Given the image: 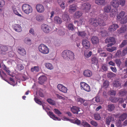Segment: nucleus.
<instances>
[{"label":"nucleus","instance_id":"f257e3e1","mask_svg":"<svg viewBox=\"0 0 127 127\" xmlns=\"http://www.w3.org/2000/svg\"><path fill=\"white\" fill-rule=\"evenodd\" d=\"M107 15L104 13L103 15H100L99 18H91L89 20V22L91 25L95 27H97L98 25H99L100 26H104L105 25V24L103 20H106L107 18Z\"/></svg>","mask_w":127,"mask_h":127},{"label":"nucleus","instance_id":"f03ea898","mask_svg":"<svg viewBox=\"0 0 127 127\" xmlns=\"http://www.w3.org/2000/svg\"><path fill=\"white\" fill-rule=\"evenodd\" d=\"M104 11L106 13L110 12V16L112 17L114 16L116 13L114 9H112L111 6L110 5H107L105 7Z\"/></svg>","mask_w":127,"mask_h":127},{"label":"nucleus","instance_id":"7ed1b4c3","mask_svg":"<svg viewBox=\"0 0 127 127\" xmlns=\"http://www.w3.org/2000/svg\"><path fill=\"white\" fill-rule=\"evenodd\" d=\"M22 9L24 12L27 14H29L32 12V11L31 6L26 3H25L23 5Z\"/></svg>","mask_w":127,"mask_h":127},{"label":"nucleus","instance_id":"20e7f679","mask_svg":"<svg viewBox=\"0 0 127 127\" xmlns=\"http://www.w3.org/2000/svg\"><path fill=\"white\" fill-rule=\"evenodd\" d=\"M39 50L41 53L45 54H47L49 52V50L48 47L46 45L41 44L38 47Z\"/></svg>","mask_w":127,"mask_h":127},{"label":"nucleus","instance_id":"39448f33","mask_svg":"<svg viewBox=\"0 0 127 127\" xmlns=\"http://www.w3.org/2000/svg\"><path fill=\"white\" fill-rule=\"evenodd\" d=\"M105 42L107 43H108L107 45L108 47L111 46L115 44V39L113 37L107 38L106 39Z\"/></svg>","mask_w":127,"mask_h":127},{"label":"nucleus","instance_id":"423d86ee","mask_svg":"<svg viewBox=\"0 0 127 127\" xmlns=\"http://www.w3.org/2000/svg\"><path fill=\"white\" fill-rule=\"evenodd\" d=\"M41 28L42 30L45 33H48L50 31V28L48 25L45 24L42 25Z\"/></svg>","mask_w":127,"mask_h":127},{"label":"nucleus","instance_id":"0eeeda50","mask_svg":"<svg viewBox=\"0 0 127 127\" xmlns=\"http://www.w3.org/2000/svg\"><path fill=\"white\" fill-rule=\"evenodd\" d=\"M81 89L89 92L90 91V86L84 82H81L80 83Z\"/></svg>","mask_w":127,"mask_h":127},{"label":"nucleus","instance_id":"6e6552de","mask_svg":"<svg viewBox=\"0 0 127 127\" xmlns=\"http://www.w3.org/2000/svg\"><path fill=\"white\" fill-rule=\"evenodd\" d=\"M91 5L88 3H83L82 5L81 8L86 12H88L90 9Z\"/></svg>","mask_w":127,"mask_h":127},{"label":"nucleus","instance_id":"1a4fd4ad","mask_svg":"<svg viewBox=\"0 0 127 127\" xmlns=\"http://www.w3.org/2000/svg\"><path fill=\"white\" fill-rule=\"evenodd\" d=\"M82 44L83 47L86 49H89L90 47V43L89 41L86 39H83Z\"/></svg>","mask_w":127,"mask_h":127},{"label":"nucleus","instance_id":"9d476101","mask_svg":"<svg viewBox=\"0 0 127 127\" xmlns=\"http://www.w3.org/2000/svg\"><path fill=\"white\" fill-rule=\"evenodd\" d=\"M36 8L37 11L40 13L43 12L45 10L44 7L42 5L40 4H37L36 6Z\"/></svg>","mask_w":127,"mask_h":127},{"label":"nucleus","instance_id":"9b49d317","mask_svg":"<svg viewBox=\"0 0 127 127\" xmlns=\"http://www.w3.org/2000/svg\"><path fill=\"white\" fill-rule=\"evenodd\" d=\"M57 88L60 91L64 93H65L67 92V88L61 84H59L58 85Z\"/></svg>","mask_w":127,"mask_h":127},{"label":"nucleus","instance_id":"f8f14e48","mask_svg":"<svg viewBox=\"0 0 127 127\" xmlns=\"http://www.w3.org/2000/svg\"><path fill=\"white\" fill-rule=\"evenodd\" d=\"M83 74L85 77H89L92 76V73L90 70L87 69L83 71Z\"/></svg>","mask_w":127,"mask_h":127},{"label":"nucleus","instance_id":"ddd939ff","mask_svg":"<svg viewBox=\"0 0 127 127\" xmlns=\"http://www.w3.org/2000/svg\"><path fill=\"white\" fill-rule=\"evenodd\" d=\"M111 4L114 7L117 8L119 5V2L118 0H113L111 2Z\"/></svg>","mask_w":127,"mask_h":127},{"label":"nucleus","instance_id":"4468645a","mask_svg":"<svg viewBox=\"0 0 127 127\" xmlns=\"http://www.w3.org/2000/svg\"><path fill=\"white\" fill-rule=\"evenodd\" d=\"M118 26L116 24H113L111 25L108 28V30L110 32L114 31L118 28Z\"/></svg>","mask_w":127,"mask_h":127},{"label":"nucleus","instance_id":"2eb2a0df","mask_svg":"<svg viewBox=\"0 0 127 127\" xmlns=\"http://www.w3.org/2000/svg\"><path fill=\"white\" fill-rule=\"evenodd\" d=\"M62 19L66 22H69L70 21V18L67 13L64 12L63 14L62 17Z\"/></svg>","mask_w":127,"mask_h":127},{"label":"nucleus","instance_id":"dca6fc26","mask_svg":"<svg viewBox=\"0 0 127 127\" xmlns=\"http://www.w3.org/2000/svg\"><path fill=\"white\" fill-rule=\"evenodd\" d=\"M80 108L76 106H73L71 108V110L74 114H78V112L80 111Z\"/></svg>","mask_w":127,"mask_h":127},{"label":"nucleus","instance_id":"f3484780","mask_svg":"<svg viewBox=\"0 0 127 127\" xmlns=\"http://www.w3.org/2000/svg\"><path fill=\"white\" fill-rule=\"evenodd\" d=\"M48 114L50 117L54 120L61 121V120L60 118L56 117L53 112L49 111Z\"/></svg>","mask_w":127,"mask_h":127},{"label":"nucleus","instance_id":"a211bd4d","mask_svg":"<svg viewBox=\"0 0 127 127\" xmlns=\"http://www.w3.org/2000/svg\"><path fill=\"white\" fill-rule=\"evenodd\" d=\"M13 28L16 32H20L22 31V28L21 26L18 24H15L13 26Z\"/></svg>","mask_w":127,"mask_h":127},{"label":"nucleus","instance_id":"6ab92c4d","mask_svg":"<svg viewBox=\"0 0 127 127\" xmlns=\"http://www.w3.org/2000/svg\"><path fill=\"white\" fill-rule=\"evenodd\" d=\"M77 7L74 4L70 5L69 6V12L70 13L74 12L76 10Z\"/></svg>","mask_w":127,"mask_h":127},{"label":"nucleus","instance_id":"aec40b11","mask_svg":"<svg viewBox=\"0 0 127 127\" xmlns=\"http://www.w3.org/2000/svg\"><path fill=\"white\" fill-rule=\"evenodd\" d=\"M74 58V53L71 51L69 50L67 60H73Z\"/></svg>","mask_w":127,"mask_h":127},{"label":"nucleus","instance_id":"412c9836","mask_svg":"<svg viewBox=\"0 0 127 127\" xmlns=\"http://www.w3.org/2000/svg\"><path fill=\"white\" fill-rule=\"evenodd\" d=\"M62 20L58 16L55 17L54 19V22L57 24H60L62 22Z\"/></svg>","mask_w":127,"mask_h":127},{"label":"nucleus","instance_id":"4be33fe9","mask_svg":"<svg viewBox=\"0 0 127 127\" xmlns=\"http://www.w3.org/2000/svg\"><path fill=\"white\" fill-rule=\"evenodd\" d=\"M17 51L19 54L22 56L25 55L26 53L25 49L23 48H19Z\"/></svg>","mask_w":127,"mask_h":127},{"label":"nucleus","instance_id":"5701e85b","mask_svg":"<svg viewBox=\"0 0 127 127\" xmlns=\"http://www.w3.org/2000/svg\"><path fill=\"white\" fill-rule=\"evenodd\" d=\"M38 80L39 83L42 84L46 80L47 78L44 76H41L39 77Z\"/></svg>","mask_w":127,"mask_h":127},{"label":"nucleus","instance_id":"b1692460","mask_svg":"<svg viewBox=\"0 0 127 127\" xmlns=\"http://www.w3.org/2000/svg\"><path fill=\"white\" fill-rule=\"evenodd\" d=\"M69 50H67L64 51L62 53V56L63 58L67 60Z\"/></svg>","mask_w":127,"mask_h":127},{"label":"nucleus","instance_id":"393cba45","mask_svg":"<svg viewBox=\"0 0 127 127\" xmlns=\"http://www.w3.org/2000/svg\"><path fill=\"white\" fill-rule=\"evenodd\" d=\"M91 41L93 44H96L98 42L99 39L97 37L93 36L91 38Z\"/></svg>","mask_w":127,"mask_h":127},{"label":"nucleus","instance_id":"a878e982","mask_svg":"<svg viewBox=\"0 0 127 127\" xmlns=\"http://www.w3.org/2000/svg\"><path fill=\"white\" fill-rule=\"evenodd\" d=\"M45 67L48 69L49 70H52L53 68V66L50 63H45Z\"/></svg>","mask_w":127,"mask_h":127},{"label":"nucleus","instance_id":"bb28decb","mask_svg":"<svg viewBox=\"0 0 127 127\" xmlns=\"http://www.w3.org/2000/svg\"><path fill=\"white\" fill-rule=\"evenodd\" d=\"M106 0H95V3L98 5H101L104 4Z\"/></svg>","mask_w":127,"mask_h":127},{"label":"nucleus","instance_id":"cd10ccee","mask_svg":"<svg viewBox=\"0 0 127 127\" xmlns=\"http://www.w3.org/2000/svg\"><path fill=\"white\" fill-rule=\"evenodd\" d=\"M127 115L126 113H124L121 114L119 117V120L120 121H123L126 118Z\"/></svg>","mask_w":127,"mask_h":127},{"label":"nucleus","instance_id":"c85d7f7f","mask_svg":"<svg viewBox=\"0 0 127 127\" xmlns=\"http://www.w3.org/2000/svg\"><path fill=\"white\" fill-rule=\"evenodd\" d=\"M36 19L38 21L41 22L44 20V17L43 15H39L36 16Z\"/></svg>","mask_w":127,"mask_h":127},{"label":"nucleus","instance_id":"c756f323","mask_svg":"<svg viewBox=\"0 0 127 127\" xmlns=\"http://www.w3.org/2000/svg\"><path fill=\"white\" fill-rule=\"evenodd\" d=\"M58 2L61 8L63 9H64L65 7V2L63 1L58 0Z\"/></svg>","mask_w":127,"mask_h":127},{"label":"nucleus","instance_id":"7c9ffc66","mask_svg":"<svg viewBox=\"0 0 127 127\" xmlns=\"http://www.w3.org/2000/svg\"><path fill=\"white\" fill-rule=\"evenodd\" d=\"M82 14V13L81 11H77L74 14V17L76 18H79L81 16Z\"/></svg>","mask_w":127,"mask_h":127},{"label":"nucleus","instance_id":"2f4dec72","mask_svg":"<svg viewBox=\"0 0 127 127\" xmlns=\"http://www.w3.org/2000/svg\"><path fill=\"white\" fill-rule=\"evenodd\" d=\"M66 26L69 30L72 31L74 30L73 25L71 23L66 24Z\"/></svg>","mask_w":127,"mask_h":127},{"label":"nucleus","instance_id":"473e14b6","mask_svg":"<svg viewBox=\"0 0 127 127\" xmlns=\"http://www.w3.org/2000/svg\"><path fill=\"white\" fill-rule=\"evenodd\" d=\"M114 108L115 106L113 104H109L108 105L107 110L111 112L114 110Z\"/></svg>","mask_w":127,"mask_h":127},{"label":"nucleus","instance_id":"72a5a7b5","mask_svg":"<svg viewBox=\"0 0 127 127\" xmlns=\"http://www.w3.org/2000/svg\"><path fill=\"white\" fill-rule=\"evenodd\" d=\"M113 119L112 116L108 117L106 119V124L108 125H110V122L113 120Z\"/></svg>","mask_w":127,"mask_h":127},{"label":"nucleus","instance_id":"f704fd0d","mask_svg":"<svg viewBox=\"0 0 127 127\" xmlns=\"http://www.w3.org/2000/svg\"><path fill=\"white\" fill-rule=\"evenodd\" d=\"M39 67L38 66H34L32 67L31 69V71L32 72H38L39 71Z\"/></svg>","mask_w":127,"mask_h":127},{"label":"nucleus","instance_id":"c9c22d12","mask_svg":"<svg viewBox=\"0 0 127 127\" xmlns=\"http://www.w3.org/2000/svg\"><path fill=\"white\" fill-rule=\"evenodd\" d=\"M126 30V28L125 26L121 27L120 29L118 30V32L119 33L125 32Z\"/></svg>","mask_w":127,"mask_h":127},{"label":"nucleus","instance_id":"e433bc0d","mask_svg":"<svg viewBox=\"0 0 127 127\" xmlns=\"http://www.w3.org/2000/svg\"><path fill=\"white\" fill-rule=\"evenodd\" d=\"M78 34L79 36H80L83 38L86 37L87 35L84 32H79Z\"/></svg>","mask_w":127,"mask_h":127},{"label":"nucleus","instance_id":"4c0bfd02","mask_svg":"<svg viewBox=\"0 0 127 127\" xmlns=\"http://www.w3.org/2000/svg\"><path fill=\"white\" fill-rule=\"evenodd\" d=\"M34 100L35 102L36 103L39 104L40 105H42L43 109L45 110V109L44 107V105H43L42 104V102L39 100L38 98H37L35 97L34 98Z\"/></svg>","mask_w":127,"mask_h":127},{"label":"nucleus","instance_id":"58836bf2","mask_svg":"<svg viewBox=\"0 0 127 127\" xmlns=\"http://www.w3.org/2000/svg\"><path fill=\"white\" fill-rule=\"evenodd\" d=\"M5 4V2L3 0H0V12L2 10V7Z\"/></svg>","mask_w":127,"mask_h":127},{"label":"nucleus","instance_id":"ea45409f","mask_svg":"<svg viewBox=\"0 0 127 127\" xmlns=\"http://www.w3.org/2000/svg\"><path fill=\"white\" fill-rule=\"evenodd\" d=\"M24 42L26 44L28 45H30L31 44V40L28 38H25L24 40Z\"/></svg>","mask_w":127,"mask_h":127},{"label":"nucleus","instance_id":"a19ab883","mask_svg":"<svg viewBox=\"0 0 127 127\" xmlns=\"http://www.w3.org/2000/svg\"><path fill=\"white\" fill-rule=\"evenodd\" d=\"M113 86L114 87H118L120 86V82L117 81H115L113 83Z\"/></svg>","mask_w":127,"mask_h":127},{"label":"nucleus","instance_id":"79ce46f5","mask_svg":"<svg viewBox=\"0 0 127 127\" xmlns=\"http://www.w3.org/2000/svg\"><path fill=\"white\" fill-rule=\"evenodd\" d=\"M97 62V60L95 57H93L91 59V63L92 64H95Z\"/></svg>","mask_w":127,"mask_h":127},{"label":"nucleus","instance_id":"37998d69","mask_svg":"<svg viewBox=\"0 0 127 127\" xmlns=\"http://www.w3.org/2000/svg\"><path fill=\"white\" fill-rule=\"evenodd\" d=\"M122 56H123L122 53L120 50H118L115 54V57H119Z\"/></svg>","mask_w":127,"mask_h":127},{"label":"nucleus","instance_id":"c03bdc74","mask_svg":"<svg viewBox=\"0 0 127 127\" xmlns=\"http://www.w3.org/2000/svg\"><path fill=\"white\" fill-rule=\"evenodd\" d=\"M116 76V75L112 72H110L108 73L107 76L108 78H111Z\"/></svg>","mask_w":127,"mask_h":127},{"label":"nucleus","instance_id":"a18cd8bd","mask_svg":"<svg viewBox=\"0 0 127 127\" xmlns=\"http://www.w3.org/2000/svg\"><path fill=\"white\" fill-rule=\"evenodd\" d=\"M119 98L116 97H112L110 98V100L112 102H117L118 101Z\"/></svg>","mask_w":127,"mask_h":127},{"label":"nucleus","instance_id":"49530a36","mask_svg":"<svg viewBox=\"0 0 127 127\" xmlns=\"http://www.w3.org/2000/svg\"><path fill=\"white\" fill-rule=\"evenodd\" d=\"M116 47H111L107 48H106V49L108 51L112 52L113 51L116 50Z\"/></svg>","mask_w":127,"mask_h":127},{"label":"nucleus","instance_id":"de8ad7c7","mask_svg":"<svg viewBox=\"0 0 127 127\" xmlns=\"http://www.w3.org/2000/svg\"><path fill=\"white\" fill-rule=\"evenodd\" d=\"M127 22V15L125 16L120 21L122 24H125Z\"/></svg>","mask_w":127,"mask_h":127},{"label":"nucleus","instance_id":"09e8293b","mask_svg":"<svg viewBox=\"0 0 127 127\" xmlns=\"http://www.w3.org/2000/svg\"><path fill=\"white\" fill-rule=\"evenodd\" d=\"M127 92L126 91L121 90L119 93V95L120 96H122L125 95Z\"/></svg>","mask_w":127,"mask_h":127},{"label":"nucleus","instance_id":"8fccbe9b","mask_svg":"<svg viewBox=\"0 0 127 127\" xmlns=\"http://www.w3.org/2000/svg\"><path fill=\"white\" fill-rule=\"evenodd\" d=\"M92 52L91 51H89L88 52L85 53L84 56L85 57L87 58H89L92 55Z\"/></svg>","mask_w":127,"mask_h":127},{"label":"nucleus","instance_id":"3c124183","mask_svg":"<svg viewBox=\"0 0 127 127\" xmlns=\"http://www.w3.org/2000/svg\"><path fill=\"white\" fill-rule=\"evenodd\" d=\"M83 19L81 18L80 19V20L78 22L77 21H75L74 22V23L75 24L76 23L77 25L78 26H80V25H81L82 24H83Z\"/></svg>","mask_w":127,"mask_h":127},{"label":"nucleus","instance_id":"603ef678","mask_svg":"<svg viewBox=\"0 0 127 127\" xmlns=\"http://www.w3.org/2000/svg\"><path fill=\"white\" fill-rule=\"evenodd\" d=\"M12 10L14 13L15 14L19 16L20 17L21 16V15L19 13L15 7H12Z\"/></svg>","mask_w":127,"mask_h":127},{"label":"nucleus","instance_id":"864d4df0","mask_svg":"<svg viewBox=\"0 0 127 127\" xmlns=\"http://www.w3.org/2000/svg\"><path fill=\"white\" fill-rule=\"evenodd\" d=\"M95 119L96 120H99L100 119L101 117L99 115L98 113H96L94 114Z\"/></svg>","mask_w":127,"mask_h":127},{"label":"nucleus","instance_id":"5fc2aeb1","mask_svg":"<svg viewBox=\"0 0 127 127\" xmlns=\"http://www.w3.org/2000/svg\"><path fill=\"white\" fill-rule=\"evenodd\" d=\"M85 99L83 98H80V97H79L77 99V101L78 102H79L81 103H83L84 102Z\"/></svg>","mask_w":127,"mask_h":127},{"label":"nucleus","instance_id":"6e6d98bb","mask_svg":"<svg viewBox=\"0 0 127 127\" xmlns=\"http://www.w3.org/2000/svg\"><path fill=\"white\" fill-rule=\"evenodd\" d=\"M17 67L18 70L21 71L23 69L24 67L21 64H18L17 65Z\"/></svg>","mask_w":127,"mask_h":127},{"label":"nucleus","instance_id":"4d7b16f0","mask_svg":"<svg viewBox=\"0 0 127 127\" xmlns=\"http://www.w3.org/2000/svg\"><path fill=\"white\" fill-rule=\"evenodd\" d=\"M47 101L49 103L52 105H54L55 104L54 101L51 99H48L47 100Z\"/></svg>","mask_w":127,"mask_h":127},{"label":"nucleus","instance_id":"13d9d810","mask_svg":"<svg viewBox=\"0 0 127 127\" xmlns=\"http://www.w3.org/2000/svg\"><path fill=\"white\" fill-rule=\"evenodd\" d=\"M109 85V82L108 81H105L103 83V86L105 88H106L108 87Z\"/></svg>","mask_w":127,"mask_h":127},{"label":"nucleus","instance_id":"bf43d9fd","mask_svg":"<svg viewBox=\"0 0 127 127\" xmlns=\"http://www.w3.org/2000/svg\"><path fill=\"white\" fill-rule=\"evenodd\" d=\"M126 44H127V40H124V41L120 45V47L121 48H122Z\"/></svg>","mask_w":127,"mask_h":127},{"label":"nucleus","instance_id":"052dcab7","mask_svg":"<svg viewBox=\"0 0 127 127\" xmlns=\"http://www.w3.org/2000/svg\"><path fill=\"white\" fill-rule=\"evenodd\" d=\"M3 69L8 74L10 75V71L6 67V66L5 65H4Z\"/></svg>","mask_w":127,"mask_h":127},{"label":"nucleus","instance_id":"680f3d73","mask_svg":"<svg viewBox=\"0 0 127 127\" xmlns=\"http://www.w3.org/2000/svg\"><path fill=\"white\" fill-rule=\"evenodd\" d=\"M125 14V12H121L117 16V19H120V16H124Z\"/></svg>","mask_w":127,"mask_h":127},{"label":"nucleus","instance_id":"e2e57ef3","mask_svg":"<svg viewBox=\"0 0 127 127\" xmlns=\"http://www.w3.org/2000/svg\"><path fill=\"white\" fill-rule=\"evenodd\" d=\"M53 111L56 114H58L59 116V115L61 114L60 112L57 109H54Z\"/></svg>","mask_w":127,"mask_h":127},{"label":"nucleus","instance_id":"0e129e2a","mask_svg":"<svg viewBox=\"0 0 127 127\" xmlns=\"http://www.w3.org/2000/svg\"><path fill=\"white\" fill-rule=\"evenodd\" d=\"M58 34L60 35L63 36L64 34V32L62 30H59L58 32Z\"/></svg>","mask_w":127,"mask_h":127},{"label":"nucleus","instance_id":"69168bd1","mask_svg":"<svg viewBox=\"0 0 127 127\" xmlns=\"http://www.w3.org/2000/svg\"><path fill=\"white\" fill-rule=\"evenodd\" d=\"M83 126L85 127H90V125L85 122H84L82 123Z\"/></svg>","mask_w":127,"mask_h":127},{"label":"nucleus","instance_id":"338daca9","mask_svg":"<svg viewBox=\"0 0 127 127\" xmlns=\"http://www.w3.org/2000/svg\"><path fill=\"white\" fill-rule=\"evenodd\" d=\"M120 5L123 6H124L126 3L125 0H119Z\"/></svg>","mask_w":127,"mask_h":127},{"label":"nucleus","instance_id":"774afa93","mask_svg":"<svg viewBox=\"0 0 127 127\" xmlns=\"http://www.w3.org/2000/svg\"><path fill=\"white\" fill-rule=\"evenodd\" d=\"M123 56H124L127 54V47L124 49L122 51Z\"/></svg>","mask_w":127,"mask_h":127}]
</instances>
